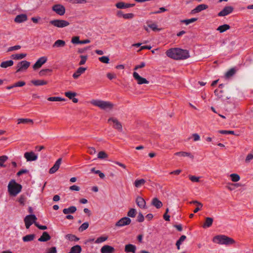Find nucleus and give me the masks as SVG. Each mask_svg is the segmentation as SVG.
Returning <instances> with one entry per match:
<instances>
[{"label": "nucleus", "instance_id": "52", "mask_svg": "<svg viewBox=\"0 0 253 253\" xmlns=\"http://www.w3.org/2000/svg\"><path fill=\"white\" fill-rule=\"evenodd\" d=\"M88 226L89 224L87 222L84 223L79 228V231L83 232V231L86 230L88 227Z\"/></svg>", "mask_w": 253, "mask_h": 253}, {"label": "nucleus", "instance_id": "28", "mask_svg": "<svg viewBox=\"0 0 253 253\" xmlns=\"http://www.w3.org/2000/svg\"><path fill=\"white\" fill-rule=\"evenodd\" d=\"M146 183V180L144 179H136L133 185L136 188H140L142 187Z\"/></svg>", "mask_w": 253, "mask_h": 253}, {"label": "nucleus", "instance_id": "36", "mask_svg": "<svg viewBox=\"0 0 253 253\" xmlns=\"http://www.w3.org/2000/svg\"><path fill=\"white\" fill-rule=\"evenodd\" d=\"M33 124V121L30 119H18L17 120V124Z\"/></svg>", "mask_w": 253, "mask_h": 253}, {"label": "nucleus", "instance_id": "4", "mask_svg": "<svg viewBox=\"0 0 253 253\" xmlns=\"http://www.w3.org/2000/svg\"><path fill=\"white\" fill-rule=\"evenodd\" d=\"M7 188L9 195L12 196H16L21 192L22 186L16 183L15 180H12L9 182Z\"/></svg>", "mask_w": 253, "mask_h": 253}, {"label": "nucleus", "instance_id": "2", "mask_svg": "<svg viewBox=\"0 0 253 253\" xmlns=\"http://www.w3.org/2000/svg\"><path fill=\"white\" fill-rule=\"evenodd\" d=\"M90 103L92 105L105 111H111L114 107V104L111 102L98 99H91L90 101Z\"/></svg>", "mask_w": 253, "mask_h": 253}, {"label": "nucleus", "instance_id": "59", "mask_svg": "<svg viewBox=\"0 0 253 253\" xmlns=\"http://www.w3.org/2000/svg\"><path fill=\"white\" fill-rule=\"evenodd\" d=\"M26 84V83L24 81H18L14 84V86L16 87H22Z\"/></svg>", "mask_w": 253, "mask_h": 253}, {"label": "nucleus", "instance_id": "26", "mask_svg": "<svg viewBox=\"0 0 253 253\" xmlns=\"http://www.w3.org/2000/svg\"><path fill=\"white\" fill-rule=\"evenodd\" d=\"M228 177L233 183H237V182L239 181L241 179L240 176L236 173H232L228 175Z\"/></svg>", "mask_w": 253, "mask_h": 253}, {"label": "nucleus", "instance_id": "57", "mask_svg": "<svg viewBox=\"0 0 253 253\" xmlns=\"http://www.w3.org/2000/svg\"><path fill=\"white\" fill-rule=\"evenodd\" d=\"M236 71L234 69H231L229 70L225 74V76L227 78H229L232 76L235 73Z\"/></svg>", "mask_w": 253, "mask_h": 253}, {"label": "nucleus", "instance_id": "29", "mask_svg": "<svg viewBox=\"0 0 253 253\" xmlns=\"http://www.w3.org/2000/svg\"><path fill=\"white\" fill-rule=\"evenodd\" d=\"M151 204L157 209H160L163 206V203L157 198H154L152 200Z\"/></svg>", "mask_w": 253, "mask_h": 253}, {"label": "nucleus", "instance_id": "9", "mask_svg": "<svg viewBox=\"0 0 253 253\" xmlns=\"http://www.w3.org/2000/svg\"><path fill=\"white\" fill-rule=\"evenodd\" d=\"M37 218L34 215H29L26 216L24 218V222L27 229H29L30 226L33 224H35Z\"/></svg>", "mask_w": 253, "mask_h": 253}, {"label": "nucleus", "instance_id": "10", "mask_svg": "<svg viewBox=\"0 0 253 253\" xmlns=\"http://www.w3.org/2000/svg\"><path fill=\"white\" fill-rule=\"evenodd\" d=\"M47 58L46 56H42L39 58L36 63L33 65L34 70H37L40 69L42 66L46 62Z\"/></svg>", "mask_w": 253, "mask_h": 253}, {"label": "nucleus", "instance_id": "21", "mask_svg": "<svg viewBox=\"0 0 253 253\" xmlns=\"http://www.w3.org/2000/svg\"><path fill=\"white\" fill-rule=\"evenodd\" d=\"M233 10V8L232 6H227L224 8V9L218 14V15L219 16H224L231 13Z\"/></svg>", "mask_w": 253, "mask_h": 253}, {"label": "nucleus", "instance_id": "33", "mask_svg": "<svg viewBox=\"0 0 253 253\" xmlns=\"http://www.w3.org/2000/svg\"><path fill=\"white\" fill-rule=\"evenodd\" d=\"M213 222V219L211 217H206L205 219V221L203 225V227L204 228L210 227L211 226Z\"/></svg>", "mask_w": 253, "mask_h": 253}, {"label": "nucleus", "instance_id": "24", "mask_svg": "<svg viewBox=\"0 0 253 253\" xmlns=\"http://www.w3.org/2000/svg\"><path fill=\"white\" fill-rule=\"evenodd\" d=\"M66 45V42L64 40H57L52 44V47L57 48H63Z\"/></svg>", "mask_w": 253, "mask_h": 253}, {"label": "nucleus", "instance_id": "19", "mask_svg": "<svg viewBox=\"0 0 253 253\" xmlns=\"http://www.w3.org/2000/svg\"><path fill=\"white\" fill-rule=\"evenodd\" d=\"M31 83L35 86H42L47 84L48 82L44 80L34 79L30 81Z\"/></svg>", "mask_w": 253, "mask_h": 253}, {"label": "nucleus", "instance_id": "51", "mask_svg": "<svg viewBox=\"0 0 253 253\" xmlns=\"http://www.w3.org/2000/svg\"><path fill=\"white\" fill-rule=\"evenodd\" d=\"M51 72H52V70L49 69H42L39 72V75L40 76H44L46 75L47 73Z\"/></svg>", "mask_w": 253, "mask_h": 253}, {"label": "nucleus", "instance_id": "32", "mask_svg": "<svg viewBox=\"0 0 253 253\" xmlns=\"http://www.w3.org/2000/svg\"><path fill=\"white\" fill-rule=\"evenodd\" d=\"M50 239V236L46 232H44L42 235L39 238L38 241L40 242H46Z\"/></svg>", "mask_w": 253, "mask_h": 253}, {"label": "nucleus", "instance_id": "61", "mask_svg": "<svg viewBox=\"0 0 253 253\" xmlns=\"http://www.w3.org/2000/svg\"><path fill=\"white\" fill-rule=\"evenodd\" d=\"M218 132L220 133H221V134H234V132L233 131H232V130H219Z\"/></svg>", "mask_w": 253, "mask_h": 253}, {"label": "nucleus", "instance_id": "62", "mask_svg": "<svg viewBox=\"0 0 253 253\" xmlns=\"http://www.w3.org/2000/svg\"><path fill=\"white\" fill-rule=\"evenodd\" d=\"M253 159V154H249L247 155V156L246 158L245 162L246 163H249Z\"/></svg>", "mask_w": 253, "mask_h": 253}, {"label": "nucleus", "instance_id": "50", "mask_svg": "<svg viewBox=\"0 0 253 253\" xmlns=\"http://www.w3.org/2000/svg\"><path fill=\"white\" fill-rule=\"evenodd\" d=\"M71 42L73 44H80L81 41L79 36H74L72 38Z\"/></svg>", "mask_w": 253, "mask_h": 253}, {"label": "nucleus", "instance_id": "6", "mask_svg": "<svg viewBox=\"0 0 253 253\" xmlns=\"http://www.w3.org/2000/svg\"><path fill=\"white\" fill-rule=\"evenodd\" d=\"M49 23L50 25L58 28H63L70 25L68 21L63 19H53L50 20Z\"/></svg>", "mask_w": 253, "mask_h": 253}, {"label": "nucleus", "instance_id": "58", "mask_svg": "<svg viewBox=\"0 0 253 253\" xmlns=\"http://www.w3.org/2000/svg\"><path fill=\"white\" fill-rule=\"evenodd\" d=\"M21 46L19 45H15L13 46H11L8 48L7 51L10 52V51H14V50H18L20 49L21 48Z\"/></svg>", "mask_w": 253, "mask_h": 253}, {"label": "nucleus", "instance_id": "12", "mask_svg": "<svg viewBox=\"0 0 253 253\" xmlns=\"http://www.w3.org/2000/svg\"><path fill=\"white\" fill-rule=\"evenodd\" d=\"M24 157L27 161H35L38 159V155L33 151L25 152L24 154Z\"/></svg>", "mask_w": 253, "mask_h": 253}, {"label": "nucleus", "instance_id": "41", "mask_svg": "<svg viewBox=\"0 0 253 253\" xmlns=\"http://www.w3.org/2000/svg\"><path fill=\"white\" fill-rule=\"evenodd\" d=\"M198 20L197 18H192L189 19L182 20L180 21L181 23H184L186 25H188L192 23L196 22Z\"/></svg>", "mask_w": 253, "mask_h": 253}, {"label": "nucleus", "instance_id": "44", "mask_svg": "<svg viewBox=\"0 0 253 253\" xmlns=\"http://www.w3.org/2000/svg\"><path fill=\"white\" fill-rule=\"evenodd\" d=\"M47 100L49 101H64V98L60 97H49L47 98Z\"/></svg>", "mask_w": 253, "mask_h": 253}, {"label": "nucleus", "instance_id": "39", "mask_svg": "<svg viewBox=\"0 0 253 253\" xmlns=\"http://www.w3.org/2000/svg\"><path fill=\"white\" fill-rule=\"evenodd\" d=\"M230 27L229 25L224 24L219 26L217 30L220 33H223L230 29Z\"/></svg>", "mask_w": 253, "mask_h": 253}, {"label": "nucleus", "instance_id": "42", "mask_svg": "<svg viewBox=\"0 0 253 253\" xmlns=\"http://www.w3.org/2000/svg\"><path fill=\"white\" fill-rule=\"evenodd\" d=\"M186 237L185 235H182L180 237V239L176 242V246L177 247V249L179 250H180V246L182 243L186 239Z\"/></svg>", "mask_w": 253, "mask_h": 253}, {"label": "nucleus", "instance_id": "17", "mask_svg": "<svg viewBox=\"0 0 253 253\" xmlns=\"http://www.w3.org/2000/svg\"><path fill=\"white\" fill-rule=\"evenodd\" d=\"M115 252V248L108 245L103 246L100 249L101 253H114Z\"/></svg>", "mask_w": 253, "mask_h": 253}, {"label": "nucleus", "instance_id": "38", "mask_svg": "<svg viewBox=\"0 0 253 253\" xmlns=\"http://www.w3.org/2000/svg\"><path fill=\"white\" fill-rule=\"evenodd\" d=\"M35 238V235L34 234H29L24 236L22 239L24 242H28L34 240Z\"/></svg>", "mask_w": 253, "mask_h": 253}, {"label": "nucleus", "instance_id": "60", "mask_svg": "<svg viewBox=\"0 0 253 253\" xmlns=\"http://www.w3.org/2000/svg\"><path fill=\"white\" fill-rule=\"evenodd\" d=\"M45 253H57V250L56 247H53L51 248H47L46 250Z\"/></svg>", "mask_w": 253, "mask_h": 253}, {"label": "nucleus", "instance_id": "30", "mask_svg": "<svg viewBox=\"0 0 253 253\" xmlns=\"http://www.w3.org/2000/svg\"><path fill=\"white\" fill-rule=\"evenodd\" d=\"M241 184L239 183H228L226 187V188L230 191L234 190L236 188L240 187Z\"/></svg>", "mask_w": 253, "mask_h": 253}, {"label": "nucleus", "instance_id": "37", "mask_svg": "<svg viewBox=\"0 0 253 253\" xmlns=\"http://www.w3.org/2000/svg\"><path fill=\"white\" fill-rule=\"evenodd\" d=\"M82 252L81 247L79 245H76L72 247L69 253H81Z\"/></svg>", "mask_w": 253, "mask_h": 253}, {"label": "nucleus", "instance_id": "7", "mask_svg": "<svg viewBox=\"0 0 253 253\" xmlns=\"http://www.w3.org/2000/svg\"><path fill=\"white\" fill-rule=\"evenodd\" d=\"M30 66V62L26 60H23L17 63L16 66V72L26 71Z\"/></svg>", "mask_w": 253, "mask_h": 253}, {"label": "nucleus", "instance_id": "18", "mask_svg": "<svg viewBox=\"0 0 253 253\" xmlns=\"http://www.w3.org/2000/svg\"><path fill=\"white\" fill-rule=\"evenodd\" d=\"M61 161H62V159L61 158L58 159L56 161V162L54 164V166L51 168H50L49 170V172L50 174H53V173H55L56 171H57V170L59 169V168L60 167V166L61 163Z\"/></svg>", "mask_w": 253, "mask_h": 253}, {"label": "nucleus", "instance_id": "47", "mask_svg": "<svg viewBox=\"0 0 253 253\" xmlns=\"http://www.w3.org/2000/svg\"><path fill=\"white\" fill-rule=\"evenodd\" d=\"M81 58V60L79 63V65H84L87 59V55H82L80 56Z\"/></svg>", "mask_w": 253, "mask_h": 253}, {"label": "nucleus", "instance_id": "56", "mask_svg": "<svg viewBox=\"0 0 253 253\" xmlns=\"http://www.w3.org/2000/svg\"><path fill=\"white\" fill-rule=\"evenodd\" d=\"M145 66H146L145 63L144 62H141L139 64H138V65H136L134 67L133 70L134 71H136V70H138L139 69H141V68H144V67H145Z\"/></svg>", "mask_w": 253, "mask_h": 253}, {"label": "nucleus", "instance_id": "40", "mask_svg": "<svg viewBox=\"0 0 253 253\" xmlns=\"http://www.w3.org/2000/svg\"><path fill=\"white\" fill-rule=\"evenodd\" d=\"M208 8V6L206 4H202L197 6L193 11L195 12H199L203 10L206 9Z\"/></svg>", "mask_w": 253, "mask_h": 253}, {"label": "nucleus", "instance_id": "11", "mask_svg": "<svg viewBox=\"0 0 253 253\" xmlns=\"http://www.w3.org/2000/svg\"><path fill=\"white\" fill-rule=\"evenodd\" d=\"M132 76L138 84H149L148 81H147L145 78L141 77L138 73L135 71L133 73Z\"/></svg>", "mask_w": 253, "mask_h": 253}, {"label": "nucleus", "instance_id": "13", "mask_svg": "<svg viewBox=\"0 0 253 253\" xmlns=\"http://www.w3.org/2000/svg\"><path fill=\"white\" fill-rule=\"evenodd\" d=\"M147 26H144V29L147 31H149L148 28L151 29L153 31L158 32L162 30L161 28H159L158 27V25L156 23L152 22H147Z\"/></svg>", "mask_w": 253, "mask_h": 253}, {"label": "nucleus", "instance_id": "55", "mask_svg": "<svg viewBox=\"0 0 253 253\" xmlns=\"http://www.w3.org/2000/svg\"><path fill=\"white\" fill-rule=\"evenodd\" d=\"M8 158L6 156H0V166L5 167L3 165L4 163L7 160Z\"/></svg>", "mask_w": 253, "mask_h": 253}, {"label": "nucleus", "instance_id": "45", "mask_svg": "<svg viewBox=\"0 0 253 253\" xmlns=\"http://www.w3.org/2000/svg\"><path fill=\"white\" fill-rule=\"evenodd\" d=\"M136 214V211L134 209H130L127 212V216L130 217H134Z\"/></svg>", "mask_w": 253, "mask_h": 253}, {"label": "nucleus", "instance_id": "15", "mask_svg": "<svg viewBox=\"0 0 253 253\" xmlns=\"http://www.w3.org/2000/svg\"><path fill=\"white\" fill-rule=\"evenodd\" d=\"M135 203L137 206L142 209H146V203L145 200L141 196H137L135 199Z\"/></svg>", "mask_w": 253, "mask_h": 253}, {"label": "nucleus", "instance_id": "16", "mask_svg": "<svg viewBox=\"0 0 253 253\" xmlns=\"http://www.w3.org/2000/svg\"><path fill=\"white\" fill-rule=\"evenodd\" d=\"M52 10L57 14L63 15L65 12V9L63 6L60 4H56L52 7Z\"/></svg>", "mask_w": 253, "mask_h": 253}, {"label": "nucleus", "instance_id": "3", "mask_svg": "<svg viewBox=\"0 0 253 253\" xmlns=\"http://www.w3.org/2000/svg\"><path fill=\"white\" fill-rule=\"evenodd\" d=\"M212 241L215 244L226 246L234 245L236 243L233 239L224 235H216L213 238Z\"/></svg>", "mask_w": 253, "mask_h": 253}, {"label": "nucleus", "instance_id": "20", "mask_svg": "<svg viewBox=\"0 0 253 253\" xmlns=\"http://www.w3.org/2000/svg\"><path fill=\"white\" fill-rule=\"evenodd\" d=\"M86 70V68L83 67H79L77 71L73 74V77L74 79H78L80 76L84 73Z\"/></svg>", "mask_w": 253, "mask_h": 253}, {"label": "nucleus", "instance_id": "25", "mask_svg": "<svg viewBox=\"0 0 253 253\" xmlns=\"http://www.w3.org/2000/svg\"><path fill=\"white\" fill-rule=\"evenodd\" d=\"M135 4L134 3L130 4L123 1L119 2L116 4V6L118 8L125 9L132 7Z\"/></svg>", "mask_w": 253, "mask_h": 253}, {"label": "nucleus", "instance_id": "46", "mask_svg": "<svg viewBox=\"0 0 253 253\" xmlns=\"http://www.w3.org/2000/svg\"><path fill=\"white\" fill-rule=\"evenodd\" d=\"M97 157L100 159H106L108 157V155L104 151H100L98 153Z\"/></svg>", "mask_w": 253, "mask_h": 253}, {"label": "nucleus", "instance_id": "27", "mask_svg": "<svg viewBox=\"0 0 253 253\" xmlns=\"http://www.w3.org/2000/svg\"><path fill=\"white\" fill-rule=\"evenodd\" d=\"M108 236L107 235H102L98 237H97L96 240L94 241V243L96 244H102L108 239Z\"/></svg>", "mask_w": 253, "mask_h": 253}, {"label": "nucleus", "instance_id": "23", "mask_svg": "<svg viewBox=\"0 0 253 253\" xmlns=\"http://www.w3.org/2000/svg\"><path fill=\"white\" fill-rule=\"evenodd\" d=\"M136 247L132 244H127L125 247V252L126 253H135Z\"/></svg>", "mask_w": 253, "mask_h": 253}, {"label": "nucleus", "instance_id": "14", "mask_svg": "<svg viewBox=\"0 0 253 253\" xmlns=\"http://www.w3.org/2000/svg\"><path fill=\"white\" fill-rule=\"evenodd\" d=\"M64 94L66 97L72 100L73 103H77L78 102V99L75 97L77 95V93L76 92L67 91L65 92Z\"/></svg>", "mask_w": 253, "mask_h": 253}, {"label": "nucleus", "instance_id": "53", "mask_svg": "<svg viewBox=\"0 0 253 253\" xmlns=\"http://www.w3.org/2000/svg\"><path fill=\"white\" fill-rule=\"evenodd\" d=\"M134 15L133 13H125L122 14V17L125 19H131L134 17Z\"/></svg>", "mask_w": 253, "mask_h": 253}, {"label": "nucleus", "instance_id": "48", "mask_svg": "<svg viewBox=\"0 0 253 253\" xmlns=\"http://www.w3.org/2000/svg\"><path fill=\"white\" fill-rule=\"evenodd\" d=\"M174 155L179 157H191L190 153L185 152H176Z\"/></svg>", "mask_w": 253, "mask_h": 253}, {"label": "nucleus", "instance_id": "22", "mask_svg": "<svg viewBox=\"0 0 253 253\" xmlns=\"http://www.w3.org/2000/svg\"><path fill=\"white\" fill-rule=\"evenodd\" d=\"M27 20V16L25 14L17 15L15 19L14 22L16 23H21L24 22Z\"/></svg>", "mask_w": 253, "mask_h": 253}, {"label": "nucleus", "instance_id": "64", "mask_svg": "<svg viewBox=\"0 0 253 253\" xmlns=\"http://www.w3.org/2000/svg\"><path fill=\"white\" fill-rule=\"evenodd\" d=\"M106 76L110 80H112L116 78V75L112 73H108Z\"/></svg>", "mask_w": 253, "mask_h": 253}, {"label": "nucleus", "instance_id": "5", "mask_svg": "<svg viewBox=\"0 0 253 253\" xmlns=\"http://www.w3.org/2000/svg\"><path fill=\"white\" fill-rule=\"evenodd\" d=\"M107 123L109 124V125L111 126L114 128L120 131H122L123 126L122 123L116 117H110L107 120Z\"/></svg>", "mask_w": 253, "mask_h": 253}, {"label": "nucleus", "instance_id": "34", "mask_svg": "<svg viewBox=\"0 0 253 253\" xmlns=\"http://www.w3.org/2000/svg\"><path fill=\"white\" fill-rule=\"evenodd\" d=\"M77 211V208L75 206H71L68 208L64 209L63 210V212L65 214L69 213H73Z\"/></svg>", "mask_w": 253, "mask_h": 253}, {"label": "nucleus", "instance_id": "43", "mask_svg": "<svg viewBox=\"0 0 253 253\" xmlns=\"http://www.w3.org/2000/svg\"><path fill=\"white\" fill-rule=\"evenodd\" d=\"M66 238L71 241H78L79 238L73 234H67L66 235Z\"/></svg>", "mask_w": 253, "mask_h": 253}, {"label": "nucleus", "instance_id": "31", "mask_svg": "<svg viewBox=\"0 0 253 253\" xmlns=\"http://www.w3.org/2000/svg\"><path fill=\"white\" fill-rule=\"evenodd\" d=\"M26 56H27L26 53H17V54H12L11 56V58H12L14 60H21V59L24 58L25 57H26Z\"/></svg>", "mask_w": 253, "mask_h": 253}, {"label": "nucleus", "instance_id": "63", "mask_svg": "<svg viewBox=\"0 0 253 253\" xmlns=\"http://www.w3.org/2000/svg\"><path fill=\"white\" fill-rule=\"evenodd\" d=\"M192 137L194 141H199L200 139V136L197 133H194L192 135Z\"/></svg>", "mask_w": 253, "mask_h": 253}, {"label": "nucleus", "instance_id": "35", "mask_svg": "<svg viewBox=\"0 0 253 253\" xmlns=\"http://www.w3.org/2000/svg\"><path fill=\"white\" fill-rule=\"evenodd\" d=\"M14 64V62L12 60H7L5 61L2 62L0 65V67L3 68H6L8 67L12 66Z\"/></svg>", "mask_w": 253, "mask_h": 253}, {"label": "nucleus", "instance_id": "54", "mask_svg": "<svg viewBox=\"0 0 253 253\" xmlns=\"http://www.w3.org/2000/svg\"><path fill=\"white\" fill-rule=\"evenodd\" d=\"M189 178L193 182H199L200 181V177H197L195 175H190Z\"/></svg>", "mask_w": 253, "mask_h": 253}, {"label": "nucleus", "instance_id": "49", "mask_svg": "<svg viewBox=\"0 0 253 253\" xmlns=\"http://www.w3.org/2000/svg\"><path fill=\"white\" fill-rule=\"evenodd\" d=\"M99 60L103 63L108 64L109 63V58L108 56H104L98 58Z\"/></svg>", "mask_w": 253, "mask_h": 253}, {"label": "nucleus", "instance_id": "8", "mask_svg": "<svg viewBox=\"0 0 253 253\" xmlns=\"http://www.w3.org/2000/svg\"><path fill=\"white\" fill-rule=\"evenodd\" d=\"M131 222V220L128 217L125 216L120 219L115 225L117 228H120L129 225Z\"/></svg>", "mask_w": 253, "mask_h": 253}, {"label": "nucleus", "instance_id": "1", "mask_svg": "<svg viewBox=\"0 0 253 253\" xmlns=\"http://www.w3.org/2000/svg\"><path fill=\"white\" fill-rule=\"evenodd\" d=\"M167 55L174 59H184L189 57V52L186 50L179 48H172L166 51Z\"/></svg>", "mask_w": 253, "mask_h": 253}]
</instances>
